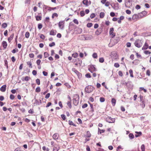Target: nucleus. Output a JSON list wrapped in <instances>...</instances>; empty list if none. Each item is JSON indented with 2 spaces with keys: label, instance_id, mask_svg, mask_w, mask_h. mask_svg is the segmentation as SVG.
<instances>
[{
  "label": "nucleus",
  "instance_id": "nucleus-1",
  "mask_svg": "<svg viewBox=\"0 0 151 151\" xmlns=\"http://www.w3.org/2000/svg\"><path fill=\"white\" fill-rule=\"evenodd\" d=\"M73 98V104L75 106H77L79 102V96L78 95L75 94L74 95Z\"/></svg>",
  "mask_w": 151,
  "mask_h": 151
},
{
  "label": "nucleus",
  "instance_id": "nucleus-2",
  "mask_svg": "<svg viewBox=\"0 0 151 151\" xmlns=\"http://www.w3.org/2000/svg\"><path fill=\"white\" fill-rule=\"evenodd\" d=\"M94 87L91 85H89L86 86L85 88V91L86 92L90 93L92 92L94 90Z\"/></svg>",
  "mask_w": 151,
  "mask_h": 151
},
{
  "label": "nucleus",
  "instance_id": "nucleus-3",
  "mask_svg": "<svg viewBox=\"0 0 151 151\" xmlns=\"http://www.w3.org/2000/svg\"><path fill=\"white\" fill-rule=\"evenodd\" d=\"M136 47L138 48H140L142 45V40L139 39H137L134 43Z\"/></svg>",
  "mask_w": 151,
  "mask_h": 151
},
{
  "label": "nucleus",
  "instance_id": "nucleus-4",
  "mask_svg": "<svg viewBox=\"0 0 151 151\" xmlns=\"http://www.w3.org/2000/svg\"><path fill=\"white\" fill-rule=\"evenodd\" d=\"M125 6L127 8H129L132 6V0H125L124 1Z\"/></svg>",
  "mask_w": 151,
  "mask_h": 151
},
{
  "label": "nucleus",
  "instance_id": "nucleus-5",
  "mask_svg": "<svg viewBox=\"0 0 151 151\" xmlns=\"http://www.w3.org/2000/svg\"><path fill=\"white\" fill-rule=\"evenodd\" d=\"M95 65H90L88 68V70L91 73L95 71L96 70V69L95 67Z\"/></svg>",
  "mask_w": 151,
  "mask_h": 151
},
{
  "label": "nucleus",
  "instance_id": "nucleus-6",
  "mask_svg": "<svg viewBox=\"0 0 151 151\" xmlns=\"http://www.w3.org/2000/svg\"><path fill=\"white\" fill-rule=\"evenodd\" d=\"M106 121L109 123H113L115 121V119L111 118L110 117H108L106 118Z\"/></svg>",
  "mask_w": 151,
  "mask_h": 151
},
{
  "label": "nucleus",
  "instance_id": "nucleus-7",
  "mask_svg": "<svg viewBox=\"0 0 151 151\" xmlns=\"http://www.w3.org/2000/svg\"><path fill=\"white\" fill-rule=\"evenodd\" d=\"M114 29L113 28H111L109 30V34L112 38H113L115 36V33L114 32Z\"/></svg>",
  "mask_w": 151,
  "mask_h": 151
},
{
  "label": "nucleus",
  "instance_id": "nucleus-8",
  "mask_svg": "<svg viewBox=\"0 0 151 151\" xmlns=\"http://www.w3.org/2000/svg\"><path fill=\"white\" fill-rule=\"evenodd\" d=\"M132 19L134 21H137L139 19L138 14H134L132 17Z\"/></svg>",
  "mask_w": 151,
  "mask_h": 151
},
{
  "label": "nucleus",
  "instance_id": "nucleus-9",
  "mask_svg": "<svg viewBox=\"0 0 151 151\" xmlns=\"http://www.w3.org/2000/svg\"><path fill=\"white\" fill-rule=\"evenodd\" d=\"M64 24L65 22L64 21H60L59 22L58 26L60 29H63L64 27Z\"/></svg>",
  "mask_w": 151,
  "mask_h": 151
},
{
  "label": "nucleus",
  "instance_id": "nucleus-10",
  "mask_svg": "<svg viewBox=\"0 0 151 151\" xmlns=\"http://www.w3.org/2000/svg\"><path fill=\"white\" fill-rule=\"evenodd\" d=\"M31 79L30 77L29 76H26L24 77H23L22 78V81H28Z\"/></svg>",
  "mask_w": 151,
  "mask_h": 151
},
{
  "label": "nucleus",
  "instance_id": "nucleus-11",
  "mask_svg": "<svg viewBox=\"0 0 151 151\" xmlns=\"http://www.w3.org/2000/svg\"><path fill=\"white\" fill-rule=\"evenodd\" d=\"M2 45L4 49H6L7 46V44L5 41H3L2 42Z\"/></svg>",
  "mask_w": 151,
  "mask_h": 151
},
{
  "label": "nucleus",
  "instance_id": "nucleus-12",
  "mask_svg": "<svg viewBox=\"0 0 151 151\" xmlns=\"http://www.w3.org/2000/svg\"><path fill=\"white\" fill-rule=\"evenodd\" d=\"M6 85H4L2 86L0 88V91L2 92H5L6 90Z\"/></svg>",
  "mask_w": 151,
  "mask_h": 151
},
{
  "label": "nucleus",
  "instance_id": "nucleus-13",
  "mask_svg": "<svg viewBox=\"0 0 151 151\" xmlns=\"http://www.w3.org/2000/svg\"><path fill=\"white\" fill-rule=\"evenodd\" d=\"M56 32L57 31L55 30L52 29L50 31V35H56Z\"/></svg>",
  "mask_w": 151,
  "mask_h": 151
},
{
  "label": "nucleus",
  "instance_id": "nucleus-14",
  "mask_svg": "<svg viewBox=\"0 0 151 151\" xmlns=\"http://www.w3.org/2000/svg\"><path fill=\"white\" fill-rule=\"evenodd\" d=\"M148 47L149 46L147 43V42H145L143 47L142 48V50H143L147 49Z\"/></svg>",
  "mask_w": 151,
  "mask_h": 151
},
{
  "label": "nucleus",
  "instance_id": "nucleus-15",
  "mask_svg": "<svg viewBox=\"0 0 151 151\" xmlns=\"http://www.w3.org/2000/svg\"><path fill=\"white\" fill-rule=\"evenodd\" d=\"M59 137V135L58 133L54 134L53 136L52 137L54 139L56 140L58 139Z\"/></svg>",
  "mask_w": 151,
  "mask_h": 151
},
{
  "label": "nucleus",
  "instance_id": "nucleus-16",
  "mask_svg": "<svg viewBox=\"0 0 151 151\" xmlns=\"http://www.w3.org/2000/svg\"><path fill=\"white\" fill-rule=\"evenodd\" d=\"M41 13H39V15H40V16H35L36 20L40 21L42 19V17L41 16Z\"/></svg>",
  "mask_w": 151,
  "mask_h": 151
},
{
  "label": "nucleus",
  "instance_id": "nucleus-17",
  "mask_svg": "<svg viewBox=\"0 0 151 151\" xmlns=\"http://www.w3.org/2000/svg\"><path fill=\"white\" fill-rule=\"evenodd\" d=\"M89 2L88 0H83V3L86 6H88Z\"/></svg>",
  "mask_w": 151,
  "mask_h": 151
},
{
  "label": "nucleus",
  "instance_id": "nucleus-18",
  "mask_svg": "<svg viewBox=\"0 0 151 151\" xmlns=\"http://www.w3.org/2000/svg\"><path fill=\"white\" fill-rule=\"evenodd\" d=\"M111 102L113 106H114L116 102V99L114 98H112L111 100Z\"/></svg>",
  "mask_w": 151,
  "mask_h": 151
},
{
  "label": "nucleus",
  "instance_id": "nucleus-19",
  "mask_svg": "<svg viewBox=\"0 0 151 151\" xmlns=\"http://www.w3.org/2000/svg\"><path fill=\"white\" fill-rule=\"evenodd\" d=\"M141 101L140 106L142 108H144L145 106V101Z\"/></svg>",
  "mask_w": 151,
  "mask_h": 151
},
{
  "label": "nucleus",
  "instance_id": "nucleus-20",
  "mask_svg": "<svg viewBox=\"0 0 151 151\" xmlns=\"http://www.w3.org/2000/svg\"><path fill=\"white\" fill-rule=\"evenodd\" d=\"M135 133L137 134L135 135V136L136 137H138L140 136L142 134V133L141 132H135Z\"/></svg>",
  "mask_w": 151,
  "mask_h": 151
},
{
  "label": "nucleus",
  "instance_id": "nucleus-21",
  "mask_svg": "<svg viewBox=\"0 0 151 151\" xmlns=\"http://www.w3.org/2000/svg\"><path fill=\"white\" fill-rule=\"evenodd\" d=\"M41 103L42 102L41 100H40L39 101L38 100L36 99L34 104H35L36 105H39L40 104H41Z\"/></svg>",
  "mask_w": 151,
  "mask_h": 151
},
{
  "label": "nucleus",
  "instance_id": "nucleus-22",
  "mask_svg": "<svg viewBox=\"0 0 151 151\" xmlns=\"http://www.w3.org/2000/svg\"><path fill=\"white\" fill-rule=\"evenodd\" d=\"M14 34H13L10 36L8 38V40L9 42H10L14 37Z\"/></svg>",
  "mask_w": 151,
  "mask_h": 151
},
{
  "label": "nucleus",
  "instance_id": "nucleus-23",
  "mask_svg": "<svg viewBox=\"0 0 151 151\" xmlns=\"http://www.w3.org/2000/svg\"><path fill=\"white\" fill-rule=\"evenodd\" d=\"M105 131L104 129H101L99 128H98V134H101L102 133H104Z\"/></svg>",
  "mask_w": 151,
  "mask_h": 151
},
{
  "label": "nucleus",
  "instance_id": "nucleus-24",
  "mask_svg": "<svg viewBox=\"0 0 151 151\" xmlns=\"http://www.w3.org/2000/svg\"><path fill=\"white\" fill-rule=\"evenodd\" d=\"M91 136V134L89 131L86 132V137H90Z\"/></svg>",
  "mask_w": 151,
  "mask_h": 151
},
{
  "label": "nucleus",
  "instance_id": "nucleus-25",
  "mask_svg": "<svg viewBox=\"0 0 151 151\" xmlns=\"http://www.w3.org/2000/svg\"><path fill=\"white\" fill-rule=\"evenodd\" d=\"M7 26V24L6 23H4L1 25V27L3 28H5Z\"/></svg>",
  "mask_w": 151,
  "mask_h": 151
},
{
  "label": "nucleus",
  "instance_id": "nucleus-26",
  "mask_svg": "<svg viewBox=\"0 0 151 151\" xmlns=\"http://www.w3.org/2000/svg\"><path fill=\"white\" fill-rule=\"evenodd\" d=\"M101 33V31L98 29L95 31V34L96 35H99Z\"/></svg>",
  "mask_w": 151,
  "mask_h": 151
},
{
  "label": "nucleus",
  "instance_id": "nucleus-27",
  "mask_svg": "<svg viewBox=\"0 0 151 151\" xmlns=\"http://www.w3.org/2000/svg\"><path fill=\"white\" fill-rule=\"evenodd\" d=\"M105 16V13L103 12H101L100 14V17L103 18Z\"/></svg>",
  "mask_w": 151,
  "mask_h": 151
},
{
  "label": "nucleus",
  "instance_id": "nucleus-28",
  "mask_svg": "<svg viewBox=\"0 0 151 151\" xmlns=\"http://www.w3.org/2000/svg\"><path fill=\"white\" fill-rule=\"evenodd\" d=\"M72 56L74 58H77L78 56V54L76 52L72 54Z\"/></svg>",
  "mask_w": 151,
  "mask_h": 151
},
{
  "label": "nucleus",
  "instance_id": "nucleus-29",
  "mask_svg": "<svg viewBox=\"0 0 151 151\" xmlns=\"http://www.w3.org/2000/svg\"><path fill=\"white\" fill-rule=\"evenodd\" d=\"M27 65H29V67L31 68H32V64L30 61H28L27 62Z\"/></svg>",
  "mask_w": 151,
  "mask_h": 151
},
{
  "label": "nucleus",
  "instance_id": "nucleus-30",
  "mask_svg": "<svg viewBox=\"0 0 151 151\" xmlns=\"http://www.w3.org/2000/svg\"><path fill=\"white\" fill-rule=\"evenodd\" d=\"M68 123L70 125H73L74 126L76 127V125L72 121L69 120L68 121Z\"/></svg>",
  "mask_w": 151,
  "mask_h": 151
},
{
  "label": "nucleus",
  "instance_id": "nucleus-31",
  "mask_svg": "<svg viewBox=\"0 0 151 151\" xmlns=\"http://www.w3.org/2000/svg\"><path fill=\"white\" fill-rule=\"evenodd\" d=\"M89 104L90 105V106L91 107V111L93 112L94 111V110L95 109H94V107H93V105L90 103H89Z\"/></svg>",
  "mask_w": 151,
  "mask_h": 151
},
{
  "label": "nucleus",
  "instance_id": "nucleus-32",
  "mask_svg": "<svg viewBox=\"0 0 151 151\" xmlns=\"http://www.w3.org/2000/svg\"><path fill=\"white\" fill-rule=\"evenodd\" d=\"M58 16V15L57 13H54L52 14V19H54L55 17H57Z\"/></svg>",
  "mask_w": 151,
  "mask_h": 151
},
{
  "label": "nucleus",
  "instance_id": "nucleus-33",
  "mask_svg": "<svg viewBox=\"0 0 151 151\" xmlns=\"http://www.w3.org/2000/svg\"><path fill=\"white\" fill-rule=\"evenodd\" d=\"M44 57L45 58H46L49 55V53L47 52H45L44 53Z\"/></svg>",
  "mask_w": 151,
  "mask_h": 151
},
{
  "label": "nucleus",
  "instance_id": "nucleus-34",
  "mask_svg": "<svg viewBox=\"0 0 151 151\" xmlns=\"http://www.w3.org/2000/svg\"><path fill=\"white\" fill-rule=\"evenodd\" d=\"M129 137L131 139H133L134 137V135L132 133H130L129 135Z\"/></svg>",
  "mask_w": 151,
  "mask_h": 151
},
{
  "label": "nucleus",
  "instance_id": "nucleus-35",
  "mask_svg": "<svg viewBox=\"0 0 151 151\" xmlns=\"http://www.w3.org/2000/svg\"><path fill=\"white\" fill-rule=\"evenodd\" d=\"M94 109H98L99 107V106L97 104H95L94 105Z\"/></svg>",
  "mask_w": 151,
  "mask_h": 151
},
{
  "label": "nucleus",
  "instance_id": "nucleus-36",
  "mask_svg": "<svg viewBox=\"0 0 151 151\" xmlns=\"http://www.w3.org/2000/svg\"><path fill=\"white\" fill-rule=\"evenodd\" d=\"M129 73L130 74V76L131 77H133L134 76L133 74V71L132 69H130L129 70Z\"/></svg>",
  "mask_w": 151,
  "mask_h": 151
},
{
  "label": "nucleus",
  "instance_id": "nucleus-37",
  "mask_svg": "<svg viewBox=\"0 0 151 151\" xmlns=\"http://www.w3.org/2000/svg\"><path fill=\"white\" fill-rule=\"evenodd\" d=\"M93 25V24L92 23H88L87 24V27L90 28Z\"/></svg>",
  "mask_w": 151,
  "mask_h": 151
},
{
  "label": "nucleus",
  "instance_id": "nucleus-38",
  "mask_svg": "<svg viewBox=\"0 0 151 151\" xmlns=\"http://www.w3.org/2000/svg\"><path fill=\"white\" fill-rule=\"evenodd\" d=\"M71 101H70L68 102V105L70 108H71L72 107L71 106Z\"/></svg>",
  "mask_w": 151,
  "mask_h": 151
},
{
  "label": "nucleus",
  "instance_id": "nucleus-39",
  "mask_svg": "<svg viewBox=\"0 0 151 151\" xmlns=\"http://www.w3.org/2000/svg\"><path fill=\"white\" fill-rule=\"evenodd\" d=\"M29 35L30 34L29 32H26L25 35V36L26 38H28L29 36Z\"/></svg>",
  "mask_w": 151,
  "mask_h": 151
},
{
  "label": "nucleus",
  "instance_id": "nucleus-40",
  "mask_svg": "<svg viewBox=\"0 0 151 151\" xmlns=\"http://www.w3.org/2000/svg\"><path fill=\"white\" fill-rule=\"evenodd\" d=\"M64 84L68 88H71L70 86L68 83H65Z\"/></svg>",
  "mask_w": 151,
  "mask_h": 151
},
{
  "label": "nucleus",
  "instance_id": "nucleus-41",
  "mask_svg": "<svg viewBox=\"0 0 151 151\" xmlns=\"http://www.w3.org/2000/svg\"><path fill=\"white\" fill-rule=\"evenodd\" d=\"M141 148L142 151H145V146L143 144L141 145Z\"/></svg>",
  "mask_w": 151,
  "mask_h": 151
},
{
  "label": "nucleus",
  "instance_id": "nucleus-42",
  "mask_svg": "<svg viewBox=\"0 0 151 151\" xmlns=\"http://www.w3.org/2000/svg\"><path fill=\"white\" fill-rule=\"evenodd\" d=\"M42 27V25L41 23H39L38 25V27L39 29H41Z\"/></svg>",
  "mask_w": 151,
  "mask_h": 151
},
{
  "label": "nucleus",
  "instance_id": "nucleus-43",
  "mask_svg": "<svg viewBox=\"0 0 151 151\" xmlns=\"http://www.w3.org/2000/svg\"><path fill=\"white\" fill-rule=\"evenodd\" d=\"M139 19L145 17L141 12L138 14Z\"/></svg>",
  "mask_w": 151,
  "mask_h": 151
},
{
  "label": "nucleus",
  "instance_id": "nucleus-44",
  "mask_svg": "<svg viewBox=\"0 0 151 151\" xmlns=\"http://www.w3.org/2000/svg\"><path fill=\"white\" fill-rule=\"evenodd\" d=\"M73 21L74 23L76 24H79L78 21L77 19H74Z\"/></svg>",
  "mask_w": 151,
  "mask_h": 151
},
{
  "label": "nucleus",
  "instance_id": "nucleus-45",
  "mask_svg": "<svg viewBox=\"0 0 151 151\" xmlns=\"http://www.w3.org/2000/svg\"><path fill=\"white\" fill-rule=\"evenodd\" d=\"M100 101L101 102H103L105 101V99L104 97H101L100 98Z\"/></svg>",
  "mask_w": 151,
  "mask_h": 151
},
{
  "label": "nucleus",
  "instance_id": "nucleus-46",
  "mask_svg": "<svg viewBox=\"0 0 151 151\" xmlns=\"http://www.w3.org/2000/svg\"><path fill=\"white\" fill-rule=\"evenodd\" d=\"M56 9H57L56 7H49V9H48V10L49 11H51L52 10H54Z\"/></svg>",
  "mask_w": 151,
  "mask_h": 151
},
{
  "label": "nucleus",
  "instance_id": "nucleus-47",
  "mask_svg": "<svg viewBox=\"0 0 151 151\" xmlns=\"http://www.w3.org/2000/svg\"><path fill=\"white\" fill-rule=\"evenodd\" d=\"M141 13L144 16V17L146 16L147 14V12L146 11H142V12H141Z\"/></svg>",
  "mask_w": 151,
  "mask_h": 151
},
{
  "label": "nucleus",
  "instance_id": "nucleus-48",
  "mask_svg": "<svg viewBox=\"0 0 151 151\" xmlns=\"http://www.w3.org/2000/svg\"><path fill=\"white\" fill-rule=\"evenodd\" d=\"M114 66L116 68H118L120 66V65L118 63H115L114 64Z\"/></svg>",
  "mask_w": 151,
  "mask_h": 151
},
{
  "label": "nucleus",
  "instance_id": "nucleus-49",
  "mask_svg": "<svg viewBox=\"0 0 151 151\" xmlns=\"http://www.w3.org/2000/svg\"><path fill=\"white\" fill-rule=\"evenodd\" d=\"M92 57L94 58H97V53H94L92 55Z\"/></svg>",
  "mask_w": 151,
  "mask_h": 151
},
{
  "label": "nucleus",
  "instance_id": "nucleus-50",
  "mask_svg": "<svg viewBox=\"0 0 151 151\" xmlns=\"http://www.w3.org/2000/svg\"><path fill=\"white\" fill-rule=\"evenodd\" d=\"M41 60L40 59H38L36 61V63L37 65H39L40 64Z\"/></svg>",
  "mask_w": 151,
  "mask_h": 151
},
{
  "label": "nucleus",
  "instance_id": "nucleus-51",
  "mask_svg": "<svg viewBox=\"0 0 151 151\" xmlns=\"http://www.w3.org/2000/svg\"><path fill=\"white\" fill-rule=\"evenodd\" d=\"M85 76L87 78H91V77L90 74L89 73H88L86 74L85 75Z\"/></svg>",
  "mask_w": 151,
  "mask_h": 151
},
{
  "label": "nucleus",
  "instance_id": "nucleus-52",
  "mask_svg": "<svg viewBox=\"0 0 151 151\" xmlns=\"http://www.w3.org/2000/svg\"><path fill=\"white\" fill-rule=\"evenodd\" d=\"M99 61L101 63H103L104 61V59L103 58H101L99 59Z\"/></svg>",
  "mask_w": 151,
  "mask_h": 151
},
{
  "label": "nucleus",
  "instance_id": "nucleus-53",
  "mask_svg": "<svg viewBox=\"0 0 151 151\" xmlns=\"http://www.w3.org/2000/svg\"><path fill=\"white\" fill-rule=\"evenodd\" d=\"M36 82L38 85L40 84V80L39 79H37L36 80Z\"/></svg>",
  "mask_w": 151,
  "mask_h": 151
},
{
  "label": "nucleus",
  "instance_id": "nucleus-54",
  "mask_svg": "<svg viewBox=\"0 0 151 151\" xmlns=\"http://www.w3.org/2000/svg\"><path fill=\"white\" fill-rule=\"evenodd\" d=\"M35 91L37 92H39L40 91V88L39 87L37 88L35 90Z\"/></svg>",
  "mask_w": 151,
  "mask_h": 151
},
{
  "label": "nucleus",
  "instance_id": "nucleus-55",
  "mask_svg": "<svg viewBox=\"0 0 151 151\" xmlns=\"http://www.w3.org/2000/svg\"><path fill=\"white\" fill-rule=\"evenodd\" d=\"M55 45V43L54 42H53L52 43H50L49 44V46L50 47H52V46H54Z\"/></svg>",
  "mask_w": 151,
  "mask_h": 151
},
{
  "label": "nucleus",
  "instance_id": "nucleus-56",
  "mask_svg": "<svg viewBox=\"0 0 151 151\" xmlns=\"http://www.w3.org/2000/svg\"><path fill=\"white\" fill-rule=\"evenodd\" d=\"M61 116L63 120H65L66 119V118L65 115L62 114L61 115Z\"/></svg>",
  "mask_w": 151,
  "mask_h": 151
},
{
  "label": "nucleus",
  "instance_id": "nucleus-57",
  "mask_svg": "<svg viewBox=\"0 0 151 151\" xmlns=\"http://www.w3.org/2000/svg\"><path fill=\"white\" fill-rule=\"evenodd\" d=\"M40 37L41 39L43 40H44L45 39V36L43 34H41L40 35Z\"/></svg>",
  "mask_w": 151,
  "mask_h": 151
},
{
  "label": "nucleus",
  "instance_id": "nucleus-58",
  "mask_svg": "<svg viewBox=\"0 0 151 151\" xmlns=\"http://www.w3.org/2000/svg\"><path fill=\"white\" fill-rule=\"evenodd\" d=\"M144 53L146 55H148L150 54L151 52L147 50H146L144 52Z\"/></svg>",
  "mask_w": 151,
  "mask_h": 151
},
{
  "label": "nucleus",
  "instance_id": "nucleus-59",
  "mask_svg": "<svg viewBox=\"0 0 151 151\" xmlns=\"http://www.w3.org/2000/svg\"><path fill=\"white\" fill-rule=\"evenodd\" d=\"M29 57L31 58H34V55L33 53H30L29 55Z\"/></svg>",
  "mask_w": 151,
  "mask_h": 151
},
{
  "label": "nucleus",
  "instance_id": "nucleus-60",
  "mask_svg": "<svg viewBox=\"0 0 151 151\" xmlns=\"http://www.w3.org/2000/svg\"><path fill=\"white\" fill-rule=\"evenodd\" d=\"M146 75L149 76H150V71L149 70H147L146 72Z\"/></svg>",
  "mask_w": 151,
  "mask_h": 151
},
{
  "label": "nucleus",
  "instance_id": "nucleus-61",
  "mask_svg": "<svg viewBox=\"0 0 151 151\" xmlns=\"http://www.w3.org/2000/svg\"><path fill=\"white\" fill-rule=\"evenodd\" d=\"M95 17V15L94 13L92 14L90 16V17L91 19Z\"/></svg>",
  "mask_w": 151,
  "mask_h": 151
},
{
  "label": "nucleus",
  "instance_id": "nucleus-62",
  "mask_svg": "<svg viewBox=\"0 0 151 151\" xmlns=\"http://www.w3.org/2000/svg\"><path fill=\"white\" fill-rule=\"evenodd\" d=\"M28 113L29 114H32L34 113L33 110V109H31L28 111Z\"/></svg>",
  "mask_w": 151,
  "mask_h": 151
},
{
  "label": "nucleus",
  "instance_id": "nucleus-63",
  "mask_svg": "<svg viewBox=\"0 0 151 151\" xmlns=\"http://www.w3.org/2000/svg\"><path fill=\"white\" fill-rule=\"evenodd\" d=\"M32 73L35 76L37 74V72L36 70H34L32 71Z\"/></svg>",
  "mask_w": 151,
  "mask_h": 151
},
{
  "label": "nucleus",
  "instance_id": "nucleus-64",
  "mask_svg": "<svg viewBox=\"0 0 151 151\" xmlns=\"http://www.w3.org/2000/svg\"><path fill=\"white\" fill-rule=\"evenodd\" d=\"M59 149L56 147H54L53 149V151H58Z\"/></svg>",
  "mask_w": 151,
  "mask_h": 151
}]
</instances>
